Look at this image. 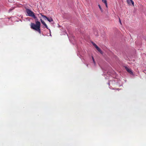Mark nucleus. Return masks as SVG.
I'll return each instance as SVG.
<instances>
[{
  "instance_id": "10",
  "label": "nucleus",
  "mask_w": 146,
  "mask_h": 146,
  "mask_svg": "<svg viewBox=\"0 0 146 146\" xmlns=\"http://www.w3.org/2000/svg\"><path fill=\"white\" fill-rule=\"evenodd\" d=\"M102 1L105 4L106 3H107V2L106 0H102Z\"/></svg>"
},
{
  "instance_id": "15",
  "label": "nucleus",
  "mask_w": 146,
  "mask_h": 146,
  "mask_svg": "<svg viewBox=\"0 0 146 146\" xmlns=\"http://www.w3.org/2000/svg\"><path fill=\"white\" fill-rule=\"evenodd\" d=\"M11 10H12V9H10V10H11Z\"/></svg>"
},
{
  "instance_id": "6",
  "label": "nucleus",
  "mask_w": 146,
  "mask_h": 146,
  "mask_svg": "<svg viewBox=\"0 0 146 146\" xmlns=\"http://www.w3.org/2000/svg\"><path fill=\"white\" fill-rule=\"evenodd\" d=\"M97 50L99 52H100L101 53H102V52L101 50L98 47L96 48Z\"/></svg>"
},
{
  "instance_id": "12",
  "label": "nucleus",
  "mask_w": 146,
  "mask_h": 146,
  "mask_svg": "<svg viewBox=\"0 0 146 146\" xmlns=\"http://www.w3.org/2000/svg\"><path fill=\"white\" fill-rule=\"evenodd\" d=\"M93 61L94 63H95L94 59L93 56L92 57Z\"/></svg>"
},
{
  "instance_id": "3",
  "label": "nucleus",
  "mask_w": 146,
  "mask_h": 146,
  "mask_svg": "<svg viewBox=\"0 0 146 146\" xmlns=\"http://www.w3.org/2000/svg\"><path fill=\"white\" fill-rule=\"evenodd\" d=\"M42 17L44 19V20L47 19V20L50 22L53 21L52 19V18H48L46 16L42 15V14H40Z\"/></svg>"
},
{
  "instance_id": "13",
  "label": "nucleus",
  "mask_w": 146,
  "mask_h": 146,
  "mask_svg": "<svg viewBox=\"0 0 146 146\" xmlns=\"http://www.w3.org/2000/svg\"><path fill=\"white\" fill-rule=\"evenodd\" d=\"M119 22L121 24V20L119 18Z\"/></svg>"
},
{
  "instance_id": "4",
  "label": "nucleus",
  "mask_w": 146,
  "mask_h": 146,
  "mask_svg": "<svg viewBox=\"0 0 146 146\" xmlns=\"http://www.w3.org/2000/svg\"><path fill=\"white\" fill-rule=\"evenodd\" d=\"M125 68L127 71L131 74H133V73L130 69L127 66L125 67Z\"/></svg>"
},
{
  "instance_id": "8",
  "label": "nucleus",
  "mask_w": 146,
  "mask_h": 146,
  "mask_svg": "<svg viewBox=\"0 0 146 146\" xmlns=\"http://www.w3.org/2000/svg\"><path fill=\"white\" fill-rule=\"evenodd\" d=\"M98 6L99 7V8L100 9L101 11L102 12H103V10L102 9V8L101 7V6H100V5H98Z\"/></svg>"
},
{
  "instance_id": "9",
  "label": "nucleus",
  "mask_w": 146,
  "mask_h": 146,
  "mask_svg": "<svg viewBox=\"0 0 146 146\" xmlns=\"http://www.w3.org/2000/svg\"><path fill=\"white\" fill-rule=\"evenodd\" d=\"M93 45L96 48L98 46L94 43H93Z\"/></svg>"
},
{
  "instance_id": "7",
  "label": "nucleus",
  "mask_w": 146,
  "mask_h": 146,
  "mask_svg": "<svg viewBox=\"0 0 146 146\" xmlns=\"http://www.w3.org/2000/svg\"><path fill=\"white\" fill-rule=\"evenodd\" d=\"M132 0H127V3L129 5L131 4V1Z\"/></svg>"
},
{
  "instance_id": "1",
  "label": "nucleus",
  "mask_w": 146,
  "mask_h": 146,
  "mask_svg": "<svg viewBox=\"0 0 146 146\" xmlns=\"http://www.w3.org/2000/svg\"><path fill=\"white\" fill-rule=\"evenodd\" d=\"M40 22L37 21L36 22V24L32 23L31 24V29L36 31L40 34Z\"/></svg>"
},
{
  "instance_id": "11",
  "label": "nucleus",
  "mask_w": 146,
  "mask_h": 146,
  "mask_svg": "<svg viewBox=\"0 0 146 146\" xmlns=\"http://www.w3.org/2000/svg\"><path fill=\"white\" fill-rule=\"evenodd\" d=\"M131 3L132 4V5L134 6V3L133 1L132 0L131 1Z\"/></svg>"
},
{
  "instance_id": "2",
  "label": "nucleus",
  "mask_w": 146,
  "mask_h": 146,
  "mask_svg": "<svg viewBox=\"0 0 146 146\" xmlns=\"http://www.w3.org/2000/svg\"><path fill=\"white\" fill-rule=\"evenodd\" d=\"M26 11L27 14L28 16L32 17L36 20H37L38 19L35 16L34 13L29 9H26Z\"/></svg>"
},
{
  "instance_id": "14",
  "label": "nucleus",
  "mask_w": 146,
  "mask_h": 146,
  "mask_svg": "<svg viewBox=\"0 0 146 146\" xmlns=\"http://www.w3.org/2000/svg\"><path fill=\"white\" fill-rule=\"evenodd\" d=\"M105 5L106 6V7H108L107 3H105Z\"/></svg>"
},
{
  "instance_id": "5",
  "label": "nucleus",
  "mask_w": 146,
  "mask_h": 146,
  "mask_svg": "<svg viewBox=\"0 0 146 146\" xmlns=\"http://www.w3.org/2000/svg\"><path fill=\"white\" fill-rule=\"evenodd\" d=\"M40 21H41V23L44 25V26L45 27H44V28H46L47 29H48V27L47 25H46V24L43 21L42 19H40Z\"/></svg>"
}]
</instances>
